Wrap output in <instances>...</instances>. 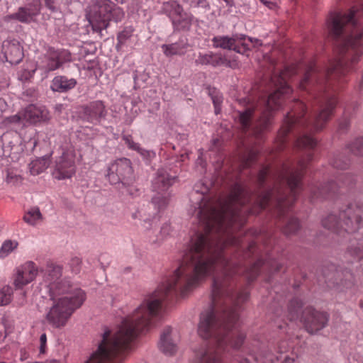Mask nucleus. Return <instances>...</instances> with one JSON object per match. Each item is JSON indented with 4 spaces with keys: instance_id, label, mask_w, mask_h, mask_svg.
<instances>
[{
    "instance_id": "obj_1",
    "label": "nucleus",
    "mask_w": 363,
    "mask_h": 363,
    "mask_svg": "<svg viewBox=\"0 0 363 363\" xmlns=\"http://www.w3.org/2000/svg\"><path fill=\"white\" fill-rule=\"evenodd\" d=\"M327 26L330 34L334 38L340 40V43L342 46L341 52L347 49V55L331 62L323 73L313 66L309 67L300 84L301 89H304V84L308 81L318 82L330 73L344 74L349 69L348 61L350 64L357 62L363 53L360 48L362 45L360 40L363 35V26L358 23L354 10H351L348 13H331L327 20Z\"/></svg>"
},
{
    "instance_id": "obj_2",
    "label": "nucleus",
    "mask_w": 363,
    "mask_h": 363,
    "mask_svg": "<svg viewBox=\"0 0 363 363\" xmlns=\"http://www.w3.org/2000/svg\"><path fill=\"white\" fill-rule=\"evenodd\" d=\"M62 275L61 266L52 264L48 265L44 283L40 286L42 297L48 298L51 302L46 313V320L55 328L64 327L74 311L85 300L84 292L72 284L67 278H62Z\"/></svg>"
},
{
    "instance_id": "obj_3",
    "label": "nucleus",
    "mask_w": 363,
    "mask_h": 363,
    "mask_svg": "<svg viewBox=\"0 0 363 363\" xmlns=\"http://www.w3.org/2000/svg\"><path fill=\"white\" fill-rule=\"evenodd\" d=\"M247 201V192L240 186H235L225 201L211 208L208 213L206 211V233L207 230H223L236 221L239 208Z\"/></svg>"
},
{
    "instance_id": "obj_4",
    "label": "nucleus",
    "mask_w": 363,
    "mask_h": 363,
    "mask_svg": "<svg viewBox=\"0 0 363 363\" xmlns=\"http://www.w3.org/2000/svg\"><path fill=\"white\" fill-rule=\"evenodd\" d=\"M325 228L331 230L336 237L345 233H354L363 228V206L350 203L338 213H331L322 220ZM339 242L338 238L335 239Z\"/></svg>"
},
{
    "instance_id": "obj_5",
    "label": "nucleus",
    "mask_w": 363,
    "mask_h": 363,
    "mask_svg": "<svg viewBox=\"0 0 363 363\" xmlns=\"http://www.w3.org/2000/svg\"><path fill=\"white\" fill-rule=\"evenodd\" d=\"M84 13L92 30L101 37L111 21L118 23L124 18L123 9L111 0H94L85 7Z\"/></svg>"
},
{
    "instance_id": "obj_6",
    "label": "nucleus",
    "mask_w": 363,
    "mask_h": 363,
    "mask_svg": "<svg viewBox=\"0 0 363 363\" xmlns=\"http://www.w3.org/2000/svg\"><path fill=\"white\" fill-rule=\"evenodd\" d=\"M178 177L177 169L172 171L170 168L163 167L157 171L152 182L153 195L151 203L157 212L167 206L170 197L168 189L175 182Z\"/></svg>"
},
{
    "instance_id": "obj_7",
    "label": "nucleus",
    "mask_w": 363,
    "mask_h": 363,
    "mask_svg": "<svg viewBox=\"0 0 363 363\" xmlns=\"http://www.w3.org/2000/svg\"><path fill=\"white\" fill-rule=\"evenodd\" d=\"M288 74V72L286 71L281 72L279 75L275 76L272 79V83L277 89L275 92L269 96L265 103L264 108L262 111L261 116L255 126V134H259L266 130L271 124L272 112L279 108L281 95L286 94L289 91V87L287 86L285 81Z\"/></svg>"
},
{
    "instance_id": "obj_8",
    "label": "nucleus",
    "mask_w": 363,
    "mask_h": 363,
    "mask_svg": "<svg viewBox=\"0 0 363 363\" xmlns=\"http://www.w3.org/2000/svg\"><path fill=\"white\" fill-rule=\"evenodd\" d=\"M238 319V315L234 308H229L225 311L222 320H218L214 311H211L206 315V334L207 328L214 330L213 335L221 340L225 332L230 330Z\"/></svg>"
},
{
    "instance_id": "obj_9",
    "label": "nucleus",
    "mask_w": 363,
    "mask_h": 363,
    "mask_svg": "<svg viewBox=\"0 0 363 363\" xmlns=\"http://www.w3.org/2000/svg\"><path fill=\"white\" fill-rule=\"evenodd\" d=\"M106 176L111 184L130 185L133 181L130 160L127 158L117 160L108 167Z\"/></svg>"
},
{
    "instance_id": "obj_10",
    "label": "nucleus",
    "mask_w": 363,
    "mask_h": 363,
    "mask_svg": "<svg viewBox=\"0 0 363 363\" xmlns=\"http://www.w3.org/2000/svg\"><path fill=\"white\" fill-rule=\"evenodd\" d=\"M301 321L307 331L314 334L326 326L328 315L325 313L315 311L312 308H306L303 311Z\"/></svg>"
},
{
    "instance_id": "obj_11",
    "label": "nucleus",
    "mask_w": 363,
    "mask_h": 363,
    "mask_svg": "<svg viewBox=\"0 0 363 363\" xmlns=\"http://www.w3.org/2000/svg\"><path fill=\"white\" fill-rule=\"evenodd\" d=\"M106 116L105 105L102 101L97 100L83 106L79 113V118L91 124L96 125Z\"/></svg>"
},
{
    "instance_id": "obj_12",
    "label": "nucleus",
    "mask_w": 363,
    "mask_h": 363,
    "mask_svg": "<svg viewBox=\"0 0 363 363\" xmlns=\"http://www.w3.org/2000/svg\"><path fill=\"white\" fill-rule=\"evenodd\" d=\"M46 72H52L61 67L65 62L72 60L71 53L67 50L49 47L45 55Z\"/></svg>"
},
{
    "instance_id": "obj_13",
    "label": "nucleus",
    "mask_w": 363,
    "mask_h": 363,
    "mask_svg": "<svg viewBox=\"0 0 363 363\" xmlns=\"http://www.w3.org/2000/svg\"><path fill=\"white\" fill-rule=\"evenodd\" d=\"M335 104V101H328L319 110L314 111L307 121L308 125L315 131L322 130L332 114Z\"/></svg>"
},
{
    "instance_id": "obj_14",
    "label": "nucleus",
    "mask_w": 363,
    "mask_h": 363,
    "mask_svg": "<svg viewBox=\"0 0 363 363\" xmlns=\"http://www.w3.org/2000/svg\"><path fill=\"white\" fill-rule=\"evenodd\" d=\"M40 11V4L38 0H33L32 4L18 8L16 13L6 16V20L15 19L19 22L29 23L34 21Z\"/></svg>"
},
{
    "instance_id": "obj_15",
    "label": "nucleus",
    "mask_w": 363,
    "mask_h": 363,
    "mask_svg": "<svg viewBox=\"0 0 363 363\" xmlns=\"http://www.w3.org/2000/svg\"><path fill=\"white\" fill-rule=\"evenodd\" d=\"M75 173L74 160L65 152L56 160L55 167L52 172L53 177L58 179H69Z\"/></svg>"
},
{
    "instance_id": "obj_16",
    "label": "nucleus",
    "mask_w": 363,
    "mask_h": 363,
    "mask_svg": "<svg viewBox=\"0 0 363 363\" xmlns=\"http://www.w3.org/2000/svg\"><path fill=\"white\" fill-rule=\"evenodd\" d=\"M2 51L6 62L11 65L18 64L23 57V48L17 40H4Z\"/></svg>"
},
{
    "instance_id": "obj_17",
    "label": "nucleus",
    "mask_w": 363,
    "mask_h": 363,
    "mask_svg": "<svg viewBox=\"0 0 363 363\" xmlns=\"http://www.w3.org/2000/svg\"><path fill=\"white\" fill-rule=\"evenodd\" d=\"M37 273V268L33 262L25 263L17 269L16 277L13 282L16 288L21 289L31 282L36 277Z\"/></svg>"
},
{
    "instance_id": "obj_18",
    "label": "nucleus",
    "mask_w": 363,
    "mask_h": 363,
    "mask_svg": "<svg viewBox=\"0 0 363 363\" xmlns=\"http://www.w3.org/2000/svg\"><path fill=\"white\" fill-rule=\"evenodd\" d=\"M23 117L27 122L35 124L48 121L50 119V114L45 107L30 104L25 108Z\"/></svg>"
},
{
    "instance_id": "obj_19",
    "label": "nucleus",
    "mask_w": 363,
    "mask_h": 363,
    "mask_svg": "<svg viewBox=\"0 0 363 363\" xmlns=\"http://www.w3.org/2000/svg\"><path fill=\"white\" fill-rule=\"evenodd\" d=\"M274 199L277 201L278 208L279 211H282L283 208L291 204V201H286V196L282 192V190L279 187L271 189L269 191L264 193L259 199V206L261 208L265 207L266 203L270 199Z\"/></svg>"
},
{
    "instance_id": "obj_20",
    "label": "nucleus",
    "mask_w": 363,
    "mask_h": 363,
    "mask_svg": "<svg viewBox=\"0 0 363 363\" xmlns=\"http://www.w3.org/2000/svg\"><path fill=\"white\" fill-rule=\"evenodd\" d=\"M189 47L190 45L185 35H182L177 42L161 45L164 55L167 57H171L174 55H184Z\"/></svg>"
},
{
    "instance_id": "obj_21",
    "label": "nucleus",
    "mask_w": 363,
    "mask_h": 363,
    "mask_svg": "<svg viewBox=\"0 0 363 363\" xmlns=\"http://www.w3.org/2000/svg\"><path fill=\"white\" fill-rule=\"evenodd\" d=\"M172 328L166 327L160 335L159 348L166 355L172 356L177 350V343L171 337Z\"/></svg>"
},
{
    "instance_id": "obj_22",
    "label": "nucleus",
    "mask_w": 363,
    "mask_h": 363,
    "mask_svg": "<svg viewBox=\"0 0 363 363\" xmlns=\"http://www.w3.org/2000/svg\"><path fill=\"white\" fill-rule=\"evenodd\" d=\"M76 85L77 80L75 79L59 75L52 79L50 89L54 92L66 93L74 89Z\"/></svg>"
},
{
    "instance_id": "obj_23",
    "label": "nucleus",
    "mask_w": 363,
    "mask_h": 363,
    "mask_svg": "<svg viewBox=\"0 0 363 363\" xmlns=\"http://www.w3.org/2000/svg\"><path fill=\"white\" fill-rule=\"evenodd\" d=\"M301 174L298 170L286 169L279 175L281 181H286L289 186L293 196L296 194V191L300 186Z\"/></svg>"
},
{
    "instance_id": "obj_24",
    "label": "nucleus",
    "mask_w": 363,
    "mask_h": 363,
    "mask_svg": "<svg viewBox=\"0 0 363 363\" xmlns=\"http://www.w3.org/2000/svg\"><path fill=\"white\" fill-rule=\"evenodd\" d=\"M352 179L350 176H342L340 177L337 180L338 184H336L334 182H332L329 184L322 186L320 189H318L316 191L313 192V199H318V198H325L327 194L330 191L335 192L336 186L338 185L340 187L350 185L351 183Z\"/></svg>"
},
{
    "instance_id": "obj_25",
    "label": "nucleus",
    "mask_w": 363,
    "mask_h": 363,
    "mask_svg": "<svg viewBox=\"0 0 363 363\" xmlns=\"http://www.w3.org/2000/svg\"><path fill=\"white\" fill-rule=\"evenodd\" d=\"M192 16L190 13L182 12L171 21L174 31H186L190 29L192 22Z\"/></svg>"
},
{
    "instance_id": "obj_26",
    "label": "nucleus",
    "mask_w": 363,
    "mask_h": 363,
    "mask_svg": "<svg viewBox=\"0 0 363 363\" xmlns=\"http://www.w3.org/2000/svg\"><path fill=\"white\" fill-rule=\"evenodd\" d=\"M298 106V112L296 111L294 115H291L290 113H287L286 114V117L284 120V126L282 130L284 134L289 132L290 128L296 123L301 124V125H303V123L300 121V118L303 116V113L305 109V105L303 103L299 102Z\"/></svg>"
},
{
    "instance_id": "obj_27",
    "label": "nucleus",
    "mask_w": 363,
    "mask_h": 363,
    "mask_svg": "<svg viewBox=\"0 0 363 363\" xmlns=\"http://www.w3.org/2000/svg\"><path fill=\"white\" fill-rule=\"evenodd\" d=\"M162 11L172 21L183 12L184 9L177 1L170 0L163 2Z\"/></svg>"
},
{
    "instance_id": "obj_28",
    "label": "nucleus",
    "mask_w": 363,
    "mask_h": 363,
    "mask_svg": "<svg viewBox=\"0 0 363 363\" xmlns=\"http://www.w3.org/2000/svg\"><path fill=\"white\" fill-rule=\"evenodd\" d=\"M343 273L340 271L333 272L330 274H328L326 276V279L328 282H331L334 284L342 285L343 286H347L348 284L347 281H351L352 276L350 272H347L345 274V279H343L342 277Z\"/></svg>"
},
{
    "instance_id": "obj_29",
    "label": "nucleus",
    "mask_w": 363,
    "mask_h": 363,
    "mask_svg": "<svg viewBox=\"0 0 363 363\" xmlns=\"http://www.w3.org/2000/svg\"><path fill=\"white\" fill-rule=\"evenodd\" d=\"M214 45L216 47H220L223 49L234 50L238 52H240L241 50L235 45L236 38L235 37H219L214 38L213 39Z\"/></svg>"
},
{
    "instance_id": "obj_30",
    "label": "nucleus",
    "mask_w": 363,
    "mask_h": 363,
    "mask_svg": "<svg viewBox=\"0 0 363 363\" xmlns=\"http://www.w3.org/2000/svg\"><path fill=\"white\" fill-rule=\"evenodd\" d=\"M43 219L42 213L38 207H32L25 212L23 220L30 225H35Z\"/></svg>"
},
{
    "instance_id": "obj_31",
    "label": "nucleus",
    "mask_w": 363,
    "mask_h": 363,
    "mask_svg": "<svg viewBox=\"0 0 363 363\" xmlns=\"http://www.w3.org/2000/svg\"><path fill=\"white\" fill-rule=\"evenodd\" d=\"M346 255L354 259H360L363 262V241L351 242L347 247Z\"/></svg>"
},
{
    "instance_id": "obj_32",
    "label": "nucleus",
    "mask_w": 363,
    "mask_h": 363,
    "mask_svg": "<svg viewBox=\"0 0 363 363\" xmlns=\"http://www.w3.org/2000/svg\"><path fill=\"white\" fill-rule=\"evenodd\" d=\"M62 0H44L45 7L51 12L55 14V18L60 19L62 16Z\"/></svg>"
},
{
    "instance_id": "obj_33",
    "label": "nucleus",
    "mask_w": 363,
    "mask_h": 363,
    "mask_svg": "<svg viewBox=\"0 0 363 363\" xmlns=\"http://www.w3.org/2000/svg\"><path fill=\"white\" fill-rule=\"evenodd\" d=\"M254 111V108L249 107L244 111H239V121L243 130H247L249 128Z\"/></svg>"
},
{
    "instance_id": "obj_34",
    "label": "nucleus",
    "mask_w": 363,
    "mask_h": 363,
    "mask_svg": "<svg viewBox=\"0 0 363 363\" xmlns=\"http://www.w3.org/2000/svg\"><path fill=\"white\" fill-rule=\"evenodd\" d=\"M134 29L132 26H127L123 28V30L118 33L117 35L118 43L116 45V48L119 49L122 45L125 44L128 40L133 35Z\"/></svg>"
},
{
    "instance_id": "obj_35",
    "label": "nucleus",
    "mask_w": 363,
    "mask_h": 363,
    "mask_svg": "<svg viewBox=\"0 0 363 363\" xmlns=\"http://www.w3.org/2000/svg\"><path fill=\"white\" fill-rule=\"evenodd\" d=\"M348 148L353 155L363 157V138L355 139L348 145Z\"/></svg>"
},
{
    "instance_id": "obj_36",
    "label": "nucleus",
    "mask_w": 363,
    "mask_h": 363,
    "mask_svg": "<svg viewBox=\"0 0 363 363\" xmlns=\"http://www.w3.org/2000/svg\"><path fill=\"white\" fill-rule=\"evenodd\" d=\"M13 289L11 286H6L0 289V306H6L11 301Z\"/></svg>"
},
{
    "instance_id": "obj_37",
    "label": "nucleus",
    "mask_w": 363,
    "mask_h": 363,
    "mask_svg": "<svg viewBox=\"0 0 363 363\" xmlns=\"http://www.w3.org/2000/svg\"><path fill=\"white\" fill-rule=\"evenodd\" d=\"M18 246V242L11 240H6L0 249V257H6L10 252H11Z\"/></svg>"
},
{
    "instance_id": "obj_38",
    "label": "nucleus",
    "mask_w": 363,
    "mask_h": 363,
    "mask_svg": "<svg viewBox=\"0 0 363 363\" xmlns=\"http://www.w3.org/2000/svg\"><path fill=\"white\" fill-rule=\"evenodd\" d=\"M300 228V224L297 219L291 218L286 225L284 232L286 235L295 234Z\"/></svg>"
},
{
    "instance_id": "obj_39",
    "label": "nucleus",
    "mask_w": 363,
    "mask_h": 363,
    "mask_svg": "<svg viewBox=\"0 0 363 363\" xmlns=\"http://www.w3.org/2000/svg\"><path fill=\"white\" fill-rule=\"evenodd\" d=\"M208 94L211 96L213 104L214 105V109H215L214 112L217 115L220 111V104L222 103V97L219 94V93L216 91V89H213V91H209Z\"/></svg>"
},
{
    "instance_id": "obj_40",
    "label": "nucleus",
    "mask_w": 363,
    "mask_h": 363,
    "mask_svg": "<svg viewBox=\"0 0 363 363\" xmlns=\"http://www.w3.org/2000/svg\"><path fill=\"white\" fill-rule=\"evenodd\" d=\"M303 306L301 301L298 298H294L291 301L289 306V311L291 315V318H296L298 316V313Z\"/></svg>"
},
{
    "instance_id": "obj_41",
    "label": "nucleus",
    "mask_w": 363,
    "mask_h": 363,
    "mask_svg": "<svg viewBox=\"0 0 363 363\" xmlns=\"http://www.w3.org/2000/svg\"><path fill=\"white\" fill-rule=\"evenodd\" d=\"M204 350L201 346L194 350V355L189 363H204Z\"/></svg>"
},
{
    "instance_id": "obj_42",
    "label": "nucleus",
    "mask_w": 363,
    "mask_h": 363,
    "mask_svg": "<svg viewBox=\"0 0 363 363\" xmlns=\"http://www.w3.org/2000/svg\"><path fill=\"white\" fill-rule=\"evenodd\" d=\"M299 146L305 147H313L316 145V142L308 135H303L298 140Z\"/></svg>"
},
{
    "instance_id": "obj_43",
    "label": "nucleus",
    "mask_w": 363,
    "mask_h": 363,
    "mask_svg": "<svg viewBox=\"0 0 363 363\" xmlns=\"http://www.w3.org/2000/svg\"><path fill=\"white\" fill-rule=\"evenodd\" d=\"M123 140H124L125 145L128 147L129 149L137 150H140V145L137 143H135L133 140V138L130 135H124L122 137Z\"/></svg>"
},
{
    "instance_id": "obj_44",
    "label": "nucleus",
    "mask_w": 363,
    "mask_h": 363,
    "mask_svg": "<svg viewBox=\"0 0 363 363\" xmlns=\"http://www.w3.org/2000/svg\"><path fill=\"white\" fill-rule=\"evenodd\" d=\"M22 178L20 175L13 174L11 172H9L6 177V182L9 184L13 185L18 184L21 182Z\"/></svg>"
},
{
    "instance_id": "obj_45",
    "label": "nucleus",
    "mask_w": 363,
    "mask_h": 363,
    "mask_svg": "<svg viewBox=\"0 0 363 363\" xmlns=\"http://www.w3.org/2000/svg\"><path fill=\"white\" fill-rule=\"evenodd\" d=\"M333 165L337 169H345L348 167L349 163L347 162H342L340 157H337L334 159Z\"/></svg>"
},
{
    "instance_id": "obj_46",
    "label": "nucleus",
    "mask_w": 363,
    "mask_h": 363,
    "mask_svg": "<svg viewBox=\"0 0 363 363\" xmlns=\"http://www.w3.org/2000/svg\"><path fill=\"white\" fill-rule=\"evenodd\" d=\"M202 315L203 313H201L200 321L198 325V335L203 340L204 338V318Z\"/></svg>"
},
{
    "instance_id": "obj_47",
    "label": "nucleus",
    "mask_w": 363,
    "mask_h": 363,
    "mask_svg": "<svg viewBox=\"0 0 363 363\" xmlns=\"http://www.w3.org/2000/svg\"><path fill=\"white\" fill-rule=\"evenodd\" d=\"M21 121V117L19 115L16 114L6 118L5 122L10 124H17L19 123Z\"/></svg>"
},
{
    "instance_id": "obj_48",
    "label": "nucleus",
    "mask_w": 363,
    "mask_h": 363,
    "mask_svg": "<svg viewBox=\"0 0 363 363\" xmlns=\"http://www.w3.org/2000/svg\"><path fill=\"white\" fill-rule=\"evenodd\" d=\"M170 233V225L169 224H164L162 225L160 230L161 237L164 238L169 235Z\"/></svg>"
},
{
    "instance_id": "obj_49",
    "label": "nucleus",
    "mask_w": 363,
    "mask_h": 363,
    "mask_svg": "<svg viewBox=\"0 0 363 363\" xmlns=\"http://www.w3.org/2000/svg\"><path fill=\"white\" fill-rule=\"evenodd\" d=\"M40 351L41 353L45 352V347L47 341V337L45 333L42 334L40 337Z\"/></svg>"
},
{
    "instance_id": "obj_50",
    "label": "nucleus",
    "mask_w": 363,
    "mask_h": 363,
    "mask_svg": "<svg viewBox=\"0 0 363 363\" xmlns=\"http://www.w3.org/2000/svg\"><path fill=\"white\" fill-rule=\"evenodd\" d=\"M249 41L251 43L252 46L253 48H258L259 46L262 45V41L256 38L249 37L248 38Z\"/></svg>"
},
{
    "instance_id": "obj_51",
    "label": "nucleus",
    "mask_w": 363,
    "mask_h": 363,
    "mask_svg": "<svg viewBox=\"0 0 363 363\" xmlns=\"http://www.w3.org/2000/svg\"><path fill=\"white\" fill-rule=\"evenodd\" d=\"M260 264H262L261 262H258L257 263L255 264L253 268L252 269L250 274H249V279H251V280H253L255 277L257 276V269L258 267V266H259Z\"/></svg>"
},
{
    "instance_id": "obj_52",
    "label": "nucleus",
    "mask_w": 363,
    "mask_h": 363,
    "mask_svg": "<svg viewBox=\"0 0 363 363\" xmlns=\"http://www.w3.org/2000/svg\"><path fill=\"white\" fill-rule=\"evenodd\" d=\"M136 151L138 152H139L144 158H146V159L150 157L151 155L153 154V152L146 150L142 148L140 146V150H137Z\"/></svg>"
},
{
    "instance_id": "obj_53",
    "label": "nucleus",
    "mask_w": 363,
    "mask_h": 363,
    "mask_svg": "<svg viewBox=\"0 0 363 363\" xmlns=\"http://www.w3.org/2000/svg\"><path fill=\"white\" fill-rule=\"evenodd\" d=\"M263 4H264L267 7H268L269 9H275L277 8V5L276 3L272 1H269L266 0H260Z\"/></svg>"
},
{
    "instance_id": "obj_54",
    "label": "nucleus",
    "mask_w": 363,
    "mask_h": 363,
    "mask_svg": "<svg viewBox=\"0 0 363 363\" xmlns=\"http://www.w3.org/2000/svg\"><path fill=\"white\" fill-rule=\"evenodd\" d=\"M244 338H245V336L243 335H240L238 340L236 342H235L234 343H232L233 347H234L235 348L240 347V346L241 345V344L242 343V342L244 340Z\"/></svg>"
},
{
    "instance_id": "obj_55",
    "label": "nucleus",
    "mask_w": 363,
    "mask_h": 363,
    "mask_svg": "<svg viewBox=\"0 0 363 363\" xmlns=\"http://www.w3.org/2000/svg\"><path fill=\"white\" fill-rule=\"evenodd\" d=\"M267 174V169H262L258 175V180L260 183L264 182V177Z\"/></svg>"
},
{
    "instance_id": "obj_56",
    "label": "nucleus",
    "mask_w": 363,
    "mask_h": 363,
    "mask_svg": "<svg viewBox=\"0 0 363 363\" xmlns=\"http://www.w3.org/2000/svg\"><path fill=\"white\" fill-rule=\"evenodd\" d=\"M196 164L197 167H199L201 168V170H203L204 169V164H203V159H202V152L200 153V155L199 156Z\"/></svg>"
},
{
    "instance_id": "obj_57",
    "label": "nucleus",
    "mask_w": 363,
    "mask_h": 363,
    "mask_svg": "<svg viewBox=\"0 0 363 363\" xmlns=\"http://www.w3.org/2000/svg\"><path fill=\"white\" fill-rule=\"evenodd\" d=\"M55 111L60 114L65 110V106L62 104H57L54 107Z\"/></svg>"
},
{
    "instance_id": "obj_58",
    "label": "nucleus",
    "mask_w": 363,
    "mask_h": 363,
    "mask_svg": "<svg viewBox=\"0 0 363 363\" xmlns=\"http://www.w3.org/2000/svg\"><path fill=\"white\" fill-rule=\"evenodd\" d=\"M217 293H218V286H216V284L214 282L213 283V291H212L213 302L215 301V297H216Z\"/></svg>"
},
{
    "instance_id": "obj_59",
    "label": "nucleus",
    "mask_w": 363,
    "mask_h": 363,
    "mask_svg": "<svg viewBox=\"0 0 363 363\" xmlns=\"http://www.w3.org/2000/svg\"><path fill=\"white\" fill-rule=\"evenodd\" d=\"M255 153L254 152H251L250 153V155H249V157H248V158H247V161H245V163H244V166H245V167H247V162H248V161H249V160H252L255 157Z\"/></svg>"
},
{
    "instance_id": "obj_60",
    "label": "nucleus",
    "mask_w": 363,
    "mask_h": 363,
    "mask_svg": "<svg viewBox=\"0 0 363 363\" xmlns=\"http://www.w3.org/2000/svg\"><path fill=\"white\" fill-rule=\"evenodd\" d=\"M348 125H349V123H348V122H347V121H345V123H341V124L340 125V128H342V129H346V128L348 127Z\"/></svg>"
},
{
    "instance_id": "obj_61",
    "label": "nucleus",
    "mask_w": 363,
    "mask_h": 363,
    "mask_svg": "<svg viewBox=\"0 0 363 363\" xmlns=\"http://www.w3.org/2000/svg\"><path fill=\"white\" fill-rule=\"evenodd\" d=\"M235 38H236V41L238 40H243L245 38V35H241L240 37H238V36L235 37Z\"/></svg>"
},
{
    "instance_id": "obj_62",
    "label": "nucleus",
    "mask_w": 363,
    "mask_h": 363,
    "mask_svg": "<svg viewBox=\"0 0 363 363\" xmlns=\"http://www.w3.org/2000/svg\"><path fill=\"white\" fill-rule=\"evenodd\" d=\"M248 297V295L245 294L243 296H240L239 298L242 299L243 301L246 300Z\"/></svg>"
},
{
    "instance_id": "obj_63",
    "label": "nucleus",
    "mask_w": 363,
    "mask_h": 363,
    "mask_svg": "<svg viewBox=\"0 0 363 363\" xmlns=\"http://www.w3.org/2000/svg\"><path fill=\"white\" fill-rule=\"evenodd\" d=\"M133 79H134V82H135V86H136L137 84V79H138V76L136 74H134L133 76Z\"/></svg>"
},
{
    "instance_id": "obj_64",
    "label": "nucleus",
    "mask_w": 363,
    "mask_h": 363,
    "mask_svg": "<svg viewBox=\"0 0 363 363\" xmlns=\"http://www.w3.org/2000/svg\"><path fill=\"white\" fill-rule=\"evenodd\" d=\"M240 363H249V361L247 359H243Z\"/></svg>"
}]
</instances>
